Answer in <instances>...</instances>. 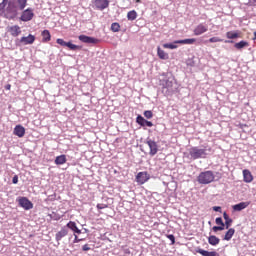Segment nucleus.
I'll use <instances>...</instances> for the list:
<instances>
[{
	"instance_id": "obj_1",
	"label": "nucleus",
	"mask_w": 256,
	"mask_h": 256,
	"mask_svg": "<svg viewBox=\"0 0 256 256\" xmlns=\"http://www.w3.org/2000/svg\"><path fill=\"white\" fill-rule=\"evenodd\" d=\"M27 7V0H2L0 3V17L15 19L17 11H23Z\"/></svg>"
},
{
	"instance_id": "obj_2",
	"label": "nucleus",
	"mask_w": 256,
	"mask_h": 256,
	"mask_svg": "<svg viewBox=\"0 0 256 256\" xmlns=\"http://www.w3.org/2000/svg\"><path fill=\"white\" fill-rule=\"evenodd\" d=\"M197 181L200 185H209V183L215 181V174L211 170L201 172L197 177Z\"/></svg>"
},
{
	"instance_id": "obj_3",
	"label": "nucleus",
	"mask_w": 256,
	"mask_h": 256,
	"mask_svg": "<svg viewBox=\"0 0 256 256\" xmlns=\"http://www.w3.org/2000/svg\"><path fill=\"white\" fill-rule=\"evenodd\" d=\"M197 39L195 38H188L184 40H176L173 43H166L163 44L164 49H177V45H193Z\"/></svg>"
},
{
	"instance_id": "obj_4",
	"label": "nucleus",
	"mask_w": 256,
	"mask_h": 256,
	"mask_svg": "<svg viewBox=\"0 0 256 256\" xmlns=\"http://www.w3.org/2000/svg\"><path fill=\"white\" fill-rule=\"evenodd\" d=\"M189 155L192 159H206L207 158V149L192 147L189 150Z\"/></svg>"
},
{
	"instance_id": "obj_5",
	"label": "nucleus",
	"mask_w": 256,
	"mask_h": 256,
	"mask_svg": "<svg viewBox=\"0 0 256 256\" xmlns=\"http://www.w3.org/2000/svg\"><path fill=\"white\" fill-rule=\"evenodd\" d=\"M56 43L58 45H61V47H68V49H70V51H77V50H81V46L75 45L71 42H65V40L58 38L56 40Z\"/></svg>"
},
{
	"instance_id": "obj_6",
	"label": "nucleus",
	"mask_w": 256,
	"mask_h": 256,
	"mask_svg": "<svg viewBox=\"0 0 256 256\" xmlns=\"http://www.w3.org/2000/svg\"><path fill=\"white\" fill-rule=\"evenodd\" d=\"M149 179H151V176L147 172H139L136 175V181L139 185H145Z\"/></svg>"
},
{
	"instance_id": "obj_7",
	"label": "nucleus",
	"mask_w": 256,
	"mask_h": 256,
	"mask_svg": "<svg viewBox=\"0 0 256 256\" xmlns=\"http://www.w3.org/2000/svg\"><path fill=\"white\" fill-rule=\"evenodd\" d=\"M93 4L98 11H105L109 7V0H94Z\"/></svg>"
},
{
	"instance_id": "obj_8",
	"label": "nucleus",
	"mask_w": 256,
	"mask_h": 256,
	"mask_svg": "<svg viewBox=\"0 0 256 256\" xmlns=\"http://www.w3.org/2000/svg\"><path fill=\"white\" fill-rule=\"evenodd\" d=\"M33 17H35V13H33V9L27 8L22 12L20 19L21 21L27 22V21H31Z\"/></svg>"
},
{
	"instance_id": "obj_9",
	"label": "nucleus",
	"mask_w": 256,
	"mask_h": 256,
	"mask_svg": "<svg viewBox=\"0 0 256 256\" xmlns=\"http://www.w3.org/2000/svg\"><path fill=\"white\" fill-rule=\"evenodd\" d=\"M78 39L82 43H88V44H92V45H97V43H99V39L93 38V37L87 36V35H80L78 37Z\"/></svg>"
},
{
	"instance_id": "obj_10",
	"label": "nucleus",
	"mask_w": 256,
	"mask_h": 256,
	"mask_svg": "<svg viewBox=\"0 0 256 256\" xmlns=\"http://www.w3.org/2000/svg\"><path fill=\"white\" fill-rule=\"evenodd\" d=\"M7 33H9L11 37H19V35H21V27L19 25L8 26Z\"/></svg>"
},
{
	"instance_id": "obj_11",
	"label": "nucleus",
	"mask_w": 256,
	"mask_h": 256,
	"mask_svg": "<svg viewBox=\"0 0 256 256\" xmlns=\"http://www.w3.org/2000/svg\"><path fill=\"white\" fill-rule=\"evenodd\" d=\"M19 205L20 207H23V209H25L26 211H29V209H33V203L26 197H22L19 199Z\"/></svg>"
},
{
	"instance_id": "obj_12",
	"label": "nucleus",
	"mask_w": 256,
	"mask_h": 256,
	"mask_svg": "<svg viewBox=\"0 0 256 256\" xmlns=\"http://www.w3.org/2000/svg\"><path fill=\"white\" fill-rule=\"evenodd\" d=\"M136 123H138V125H140L141 127H153V122L146 120L141 115L137 116Z\"/></svg>"
},
{
	"instance_id": "obj_13",
	"label": "nucleus",
	"mask_w": 256,
	"mask_h": 256,
	"mask_svg": "<svg viewBox=\"0 0 256 256\" xmlns=\"http://www.w3.org/2000/svg\"><path fill=\"white\" fill-rule=\"evenodd\" d=\"M147 145L150 149V155L153 157L154 155H157V152L159 151V147L157 146V142L153 140H148Z\"/></svg>"
},
{
	"instance_id": "obj_14",
	"label": "nucleus",
	"mask_w": 256,
	"mask_h": 256,
	"mask_svg": "<svg viewBox=\"0 0 256 256\" xmlns=\"http://www.w3.org/2000/svg\"><path fill=\"white\" fill-rule=\"evenodd\" d=\"M20 43H23V45H33L35 43V37L32 34L23 36L20 38Z\"/></svg>"
},
{
	"instance_id": "obj_15",
	"label": "nucleus",
	"mask_w": 256,
	"mask_h": 256,
	"mask_svg": "<svg viewBox=\"0 0 256 256\" xmlns=\"http://www.w3.org/2000/svg\"><path fill=\"white\" fill-rule=\"evenodd\" d=\"M68 234H69V230L67 229V227H63L60 231L56 233L55 239L59 243V241H61L63 237H67Z\"/></svg>"
},
{
	"instance_id": "obj_16",
	"label": "nucleus",
	"mask_w": 256,
	"mask_h": 256,
	"mask_svg": "<svg viewBox=\"0 0 256 256\" xmlns=\"http://www.w3.org/2000/svg\"><path fill=\"white\" fill-rule=\"evenodd\" d=\"M195 252L199 253V255H202V256H220L219 253H217V251L209 252V251L201 249V248H196Z\"/></svg>"
},
{
	"instance_id": "obj_17",
	"label": "nucleus",
	"mask_w": 256,
	"mask_h": 256,
	"mask_svg": "<svg viewBox=\"0 0 256 256\" xmlns=\"http://www.w3.org/2000/svg\"><path fill=\"white\" fill-rule=\"evenodd\" d=\"M14 135H16V137H25V127H23L22 125H16L13 131Z\"/></svg>"
},
{
	"instance_id": "obj_18",
	"label": "nucleus",
	"mask_w": 256,
	"mask_h": 256,
	"mask_svg": "<svg viewBox=\"0 0 256 256\" xmlns=\"http://www.w3.org/2000/svg\"><path fill=\"white\" fill-rule=\"evenodd\" d=\"M208 28L207 26L203 24H199L195 29H194V35L199 36L203 35V33H207Z\"/></svg>"
},
{
	"instance_id": "obj_19",
	"label": "nucleus",
	"mask_w": 256,
	"mask_h": 256,
	"mask_svg": "<svg viewBox=\"0 0 256 256\" xmlns=\"http://www.w3.org/2000/svg\"><path fill=\"white\" fill-rule=\"evenodd\" d=\"M243 181L244 183L253 182V174H251V171L247 169L243 170Z\"/></svg>"
},
{
	"instance_id": "obj_20",
	"label": "nucleus",
	"mask_w": 256,
	"mask_h": 256,
	"mask_svg": "<svg viewBox=\"0 0 256 256\" xmlns=\"http://www.w3.org/2000/svg\"><path fill=\"white\" fill-rule=\"evenodd\" d=\"M66 227L68 229H71L73 233H76L77 235H81V230L77 227V223L70 221L67 223Z\"/></svg>"
},
{
	"instance_id": "obj_21",
	"label": "nucleus",
	"mask_w": 256,
	"mask_h": 256,
	"mask_svg": "<svg viewBox=\"0 0 256 256\" xmlns=\"http://www.w3.org/2000/svg\"><path fill=\"white\" fill-rule=\"evenodd\" d=\"M227 39H240L241 37V31L236 30V31H228L226 33Z\"/></svg>"
},
{
	"instance_id": "obj_22",
	"label": "nucleus",
	"mask_w": 256,
	"mask_h": 256,
	"mask_svg": "<svg viewBox=\"0 0 256 256\" xmlns=\"http://www.w3.org/2000/svg\"><path fill=\"white\" fill-rule=\"evenodd\" d=\"M161 85L164 87V89H173V78L161 80Z\"/></svg>"
},
{
	"instance_id": "obj_23",
	"label": "nucleus",
	"mask_w": 256,
	"mask_h": 256,
	"mask_svg": "<svg viewBox=\"0 0 256 256\" xmlns=\"http://www.w3.org/2000/svg\"><path fill=\"white\" fill-rule=\"evenodd\" d=\"M250 205L249 202H240L232 206L234 211H243V209H247V206Z\"/></svg>"
},
{
	"instance_id": "obj_24",
	"label": "nucleus",
	"mask_w": 256,
	"mask_h": 256,
	"mask_svg": "<svg viewBox=\"0 0 256 256\" xmlns=\"http://www.w3.org/2000/svg\"><path fill=\"white\" fill-rule=\"evenodd\" d=\"M157 55L159 59H163L164 61H167V59H169V54L161 49V47L157 48Z\"/></svg>"
},
{
	"instance_id": "obj_25",
	"label": "nucleus",
	"mask_w": 256,
	"mask_h": 256,
	"mask_svg": "<svg viewBox=\"0 0 256 256\" xmlns=\"http://www.w3.org/2000/svg\"><path fill=\"white\" fill-rule=\"evenodd\" d=\"M41 35L43 43H49V41H51V32H49V30H43Z\"/></svg>"
},
{
	"instance_id": "obj_26",
	"label": "nucleus",
	"mask_w": 256,
	"mask_h": 256,
	"mask_svg": "<svg viewBox=\"0 0 256 256\" xmlns=\"http://www.w3.org/2000/svg\"><path fill=\"white\" fill-rule=\"evenodd\" d=\"M65 163H67V156H65V154H62L56 157L55 159L56 165H65Z\"/></svg>"
},
{
	"instance_id": "obj_27",
	"label": "nucleus",
	"mask_w": 256,
	"mask_h": 256,
	"mask_svg": "<svg viewBox=\"0 0 256 256\" xmlns=\"http://www.w3.org/2000/svg\"><path fill=\"white\" fill-rule=\"evenodd\" d=\"M220 241H221V240H220L217 236H215V235H211V236L208 238V243H209L210 245H212L213 247H215L216 245H219Z\"/></svg>"
},
{
	"instance_id": "obj_28",
	"label": "nucleus",
	"mask_w": 256,
	"mask_h": 256,
	"mask_svg": "<svg viewBox=\"0 0 256 256\" xmlns=\"http://www.w3.org/2000/svg\"><path fill=\"white\" fill-rule=\"evenodd\" d=\"M235 235V230L233 228H230L225 236H224V241H231L233 239V236Z\"/></svg>"
},
{
	"instance_id": "obj_29",
	"label": "nucleus",
	"mask_w": 256,
	"mask_h": 256,
	"mask_svg": "<svg viewBox=\"0 0 256 256\" xmlns=\"http://www.w3.org/2000/svg\"><path fill=\"white\" fill-rule=\"evenodd\" d=\"M223 217L225 219V224L224 226L226 225V229H229V227H231V224L233 223V219H231L229 217V215L227 214V212H224L223 213Z\"/></svg>"
},
{
	"instance_id": "obj_30",
	"label": "nucleus",
	"mask_w": 256,
	"mask_h": 256,
	"mask_svg": "<svg viewBox=\"0 0 256 256\" xmlns=\"http://www.w3.org/2000/svg\"><path fill=\"white\" fill-rule=\"evenodd\" d=\"M234 47L235 49L241 50L244 49V47H249V42L242 40L240 42L235 43Z\"/></svg>"
},
{
	"instance_id": "obj_31",
	"label": "nucleus",
	"mask_w": 256,
	"mask_h": 256,
	"mask_svg": "<svg viewBox=\"0 0 256 256\" xmlns=\"http://www.w3.org/2000/svg\"><path fill=\"white\" fill-rule=\"evenodd\" d=\"M127 19L128 21H135L137 19V11L131 10L127 13Z\"/></svg>"
},
{
	"instance_id": "obj_32",
	"label": "nucleus",
	"mask_w": 256,
	"mask_h": 256,
	"mask_svg": "<svg viewBox=\"0 0 256 256\" xmlns=\"http://www.w3.org/2000/svg\"><path fill=\"white\" fill-rule=\"evenodd\" d=\"M120 30H121V25H119V23L114 22L111 24V31H113V33H119Z\"/></svg>"
},
{
	"instance_id": "obj_33",
	"label": "nucleus",
	"mask_w": 256,
	"mask_h": 256,
	"mask_svg": "<svg viewBox=\"0 0 256 256\" xmlns=\"http://www.w3.org/2000/svg\"><path fill=\"white\" fill-rule=\"evenodd\" d=\"M208 41H209V43H221L223 41V39H221L219 37H212Z\"/></svg>"
},
{
	"instance_id": "obj_34",
	"label": "nucleus",
	"mask_w": 256,
	"mask_h": 256,
	"mask_svg": "<svg viewBox=\"0 0 256 256\" xmlns=\"http://www.w3.org/2000/svg\"><path fill=\"white\" fill-rule=\"evenodd\" d=\"M144 117H146V119H153V112L151 110L144 111Z\"/></svg>"
},
{
	"instance_id": "obj_35",
	"label": "nucleus",
	"mask_w": 256,
	"mask_h": 256,
	"mask_svg": "<svg viewBox=\"0 0 256 256\" xmlns=\"http://www.w3.org/2000/svg\"><path fill=\"white\" fill-rule=\"evenodd\" d=\"M216 225H220V227H225V223H223V219L221 217L216 218Z\"/></svg>"
},
{
	"instance_id": "obj_36",
	"label": "nucleus",
	"mask_w": 256,
	"mask_h": 256,
	"mask_svg": "<svg viewBox=\"0 0 256 256\" xmlns=\"http://www.w3.org/2000/svg\"><path fill=\"white\" fill-rule=\"evenodd\" d=\"M225 229V227H223V226H214L213 228H212V230L215 232V233H217V231H223Z\"/></svg>"
},
{
	"instance_id": "obj_37",
	"label": "nucleus",
	"mask_w": 256,
	"mask_h": 256,
	"mask_svg": "<svg viewBox=\"0 0 256 256\" xmlns=\"http://www.w3.org/2000/svg\"><path fill=\"white\" fill-rule=\"evenodd\" d=\"M97 209L101 210V209H107L109 206L107 204H97Z\"/></svg>"
},
{
	"instance_id": "obj_38",
	"label": "nucleus",
	"mask_w": 256,
	"mask_h": 256,
	"mask_svg": "<svg viewBox=\"0 0 256 256\" xmlns=\"http://www.w3.org/2000/svg\"><path fill=\"white\" fill-rule=\"evenodd\" d=\"M167 238L171 240L172 245H175V236L173 234L167 235Z\"/></svg>"
},
{
	"instance_id": "obj_39",
	"label": "nucleus",
	"mask_w": 256,
	"mask_h": 256,
	"mask_svg": "<svg viewBox=\"0 0 256 256\" xmlns=\"http://www.w3.org/2000/svg\"><path fill=\"white\" fill-rule=\"evenodd\" d=\"M80 241H83V239L79 238V236H77V233H74V243H80Z\"/></svg>"
},
{
	"instance_id": "obj_40",
	"label": "nucleus",
	"mask_w": 256,
	"mask_h": 256,
	"mask_svg": "<svg viewBox=\"0 0 256 256\" xmlns=\"http://www.w3.org/2000/svg\"><path fill=\"white\" fill-rule=\"evenodd\" d=\"M246 5H249L250 7H255L256 0H248V3H246Z\"/></svg>"
},
{
	"instance_id": "obj_41",
	"label": "nucleus",
	"mask_w": 256,
	"mask_h": 256,
	"mask_svg": "<svg viewBox=\"0 0 256 256\" xmlns=\"http://www.w3.org/2000/svg\"><path fill=\"white\" fill-rule=\"evenodd\" d=\"M12 183H14V185H17L19 183V177L17 175L13 177Z\"/></svg>"
},
{
	"instance_id": "obj_42",
	"label": "nucleus",
	"mask_w": 256,
	"mask_h": 256,
	"mask_svg": "<svg viewBox=\"0 0 256 256\" xmlns=\"http://www.w3.org/2000/svg\"><path fill=\"white\" fill-rule=\"evenodd\" d=\"M82 250H83V251H91V247H89V244H85V245L82 247Z\"/></svg>"
},
{
	"instance_id": "obj_43",
	"label": "nucleus",
	"mask_w": 256,
	"mask_h": 256,
	"mask_svg": "<svg viewBox=\"0 0 256 256\" xmlns=\"http://www.w3.org/2000/svg\"><path fill=\"white\" fill-rule=\"evenodd\" d=\"M213 211H216L218 213H221V206H214Z\"/></svg>"
},
{
	"instance_id": "obj_44",
	"label": "nucleus",
	"mask_w": 256,
	"mask_h": 256,
	"mask_svg": "<svg viewBox=\"0 0 256 256\" xmlns=\"http://www.w3.org/2000/svg\"><path fill=\"white\" fill-rule=\"evenodd\" d=\"M5 89H6V91H11V84H7V85L5 86Z\"/></svg>"
},
{
	"instance_id": "obj_45",
	"label": "nucleus",
	"mask_w": 256,
	"mask_h": 256,
	"mask_svg": "<svg viewBox=\"0 0 256 256\" xmlns=\"http://www.w3.org/2000/svg\"><path fill=\"white\" fill-rule=\"evenodd\" d=\"M136 3H141V0H136Z\"/></svg>"
},
{
	"instance_id": "obj_46",
	"label": "nucleus",
	"mask_w": 256,
	"mask_h": 256,
	"mask_svg": "<svg viewBox=\"0 0 256 256\" xmlns=\"http://www.w3.org/2000/svg\"><path fill=\"white\" fill-rule=\"evenodd\" d=\"M254 35H255V38H254V39H256V32H254Z\"/></svg>"
},
{
	"instance_id": "obj_47",
	"label": "nucleus",
	"mask_w": 256,
	"mask_h": 256,
	"mask_svg": "<svg viewBox=\"0 0 256 256\" xmlns=\"http://www.w3.org/2000/svg\"><path fill=\"white\" fill-rule=\"evenodd\" d=\"M208 151H211V148H209Z\"/></svg>"
}]
</instances>
